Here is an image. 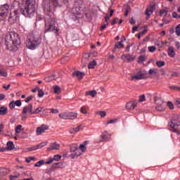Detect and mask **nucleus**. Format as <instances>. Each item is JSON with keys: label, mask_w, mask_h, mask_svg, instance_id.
I'll return each mask as SVG.
<instances>
[{"label": "nucleus", "mask_w": 180, "mask_h": 180, "mask_svg": "<svg viewBox=\"0 0 180 180\" xmlns=\"http://www.w3.org/2000/svg\"><path fill=\"white\" fill-rule=\"evenodd\" d=\"M42 6L44 12L47 15L45 20V33L53 32L56 36H58V28L56 26V20L51 18L54 6H58V0H44Z\"/></svg>", "instance_id": "f257e3e1"}, {"label": "nucleus", "mask_w": 180, "mask_h": 180, "mask_svg": "<svg viewBox=\"0 0 180 180\" xmlns=\"http://www.w3.org/2000/svg\"><path fill=\"white\" fill-rule=\"evenodd\" d=\"M23 6L11 13L8 22L11 25L16 23L19 20V15H23L25 18H30L36 11V1L34 0H22Z\"/></svg>", "instance_id": "f03ea898"}, {"label": "nucleus", "mask_w": 180, "mask_h": 180, "mask_svg": "<svg viewBox=\"0 0 180 180\" xmlns=\"http://www.w3.org/2000/svg\"><path fill=\"white\" fill-rule=\"evenodd\" d=\"M6 46L10 51H18V46H20L19 34L11 32L6 35Z\"/></svg>", "instance_id": "7ed1b4c3"}, {"label": "nucleus", "mask_w": 180, "mask_h": 180, "mask_svg": "<svg viewBox=\"0 0 180 180\" xmlns=\"http://www.w3.org/2000/svg\"><path fill=\"white\" fill-rule=\"evenodd\" d=\"M41 44V33L37 30H34L30 34L28 39L26 41V46L30 50H34Z\"/></svg>", "instance_id": "20e7f679"}, {"label": "nucleus", "mask_w": 180, "mask_h": 180, "mask_svg": "<svg viewBox=\"0 0 180 180\" xmlns=\"http://www.w3.org/2000/svg\"><path fill=\"white\" fill-rule=\"evenodd\" d=\"M89 143V141H85L83 143L80 144V146L78 147V145L77 144H72L70 146V153H72L70 155V158H77V157H79L82 153H85L86 151V149L85 148V146H87V144ZM82 150V152H81Z\"/></svg>", "instance_id": "39448f33"}, {"label": "nucleus", "mask_w": 180, "mask_h": 180, "mask_svg": "<svg viewBox=\"0 0 180 180\" xmlns=\"http://www.w3.org/2000/svg\"><path fill=\"white\" fill-rule=\"evenodd\" d=\"M170 130L174 133L180 134V121L176 118L172 119V123L170 124Z\"/></svg>", "instance_id": "423d86ee"}, {"label": "nucleus", "mask_w": 180, "mask_h": 180, "mask_svg": "<svg viewBox=\"0 0 180 180\" xmlns=\"http://www.w3.org/2000/svg\"><path fill=\"white\" fill-rule=\"evenodd\" d=\"M9 12V6L8 4H4L0 7V20H4L8 17V13Z\"/></svg>", "instance_id": "0eeeda50"}, {"label": "nucleus", "mask_w": 180, "mask_h": 180, "mask_svg": "<svg viewBox=\"0 0 180 180\" xmlns=\"http://www.w3.org/2000/svg\"><path fill=\"white\" fill-rule=\"evenodd\" d=\"M121 58L124 63H133V61L136 60V56H133L130 54H124L121 56Z\"/></svg>", "instance_id": "6e6552de"}, {"label": "nucleus", "mask_w": 180, "mask_h": 180, "mask_svg": "<svg viewBox=\"0 0 180 180\" xmlns=\"http://www.w3.org/2000/svg\"><path fill=\"white\" fill-rule=\"evenodd\" d=\"M140 79H144V73L142 71L138 72L136 75L131 76V81H140Z\"/></svg>", "instance_id": "1a4fd4ad"}, {"label": "nucleus", "mask_w": 180, "mask_h": 180, "mask_svg": "<svg viewBox=\"0 0 180 180\" xmlns=\"http://www.w3.org/2000/svg\"><path fill=\"white\" fill-rule=\"evenodd\" d=\"M46 130H49V126L46 124L41 125L40 127L37 128V131H36L37 135L40 136V134L44 133Z\"/></svg>", "instance_id": "9d476101"}, {"label": "nucleus", "mask_w": 180, "mask_h": 180, "mask_svg": "<svg viewBox=\"0 0 180 180\" xmlns=\"http://www.w3.org/2000/svg\"><path fill=\"white\" fill-rule=\"evenodd\" d=\"M107 131H104L101 136H100V139L98 140V143H101L102 141H108L109 139H110V134H107Z\"/></svg>", "instance_id": "9b49d317"}, {"label": "nucleus", "mask_w": 180, "mask_h": 180, "mask_svg": "<svg viewBox=\"0 0 180 180\" xmlns=\"http://www.w3.org/2000/svg\"><path fill=\"white\" fill-rule=\"evenodd\" d=\"M30 115H33V105L29 104L22 108V113H27Z\"/></svg>", "instance_id": "f8f14e48"}, {"label": "nucleus", "mask_w": 180, "mask_h": 180, "mask_svg": "<svg viewBox=\"0 0 180 180\" xmlns=\"http://www.w3.org/2000/svg\"><path fill=\"white\" fill-rule=\"evenodd\" d=\"M136 106H137V101H129L126 105V109L127 110H133V109L136 108Z\"/></svg>", "instance_id": "ddd939ff"}, {"label": "nucleus", "mask_w": 180, "mask_h": 180, "mask_svg": "<svg viewBox=\"0 0 180 180\" xmlns=\"http://www.w3.org/2000/svg\"><path fill=\"white\" fill-rule=\"evenodd\" d=\"M72 75L74 77H77L79 81L85 77V72H84L75 71Z\"/></svg>", "instance_id": "4468645a"}, {"label": "nucleus", "mask_w": 180, "mask_h": 180, "mask_svg": "<svg viewBox=\"0 0 180 180\" xmlns=\"http://www.w3.org/2000/svg\"><path fill=\"white\" fill-rule=\"evenodd\" d=\"M53 150H60V144H58L57 142L53 143L48 148V151H53Z\"/></svg>", "instance_id": "2eb2a0df"}, {"label": "nucleus", "mask_w": 180, "mask_h": 180, "mask_svg": "<svg viewBox=\"0 0 180 180\" xmlns=\"http://www.w3.org/2000/svg\"><path fill=\"white\" fill-rule=\"evenodd\" d=\"M155 103L157 106H162L164 105V100L161 97L155 96L154 98Z\"/></svg>", "instance_id": "dca6fc26"}, {"label": "nucleus", "mask_w": 180, "mask_h": 180, "mask_svg": "<svg viewBox=\"0 0 180 180\" xmlns=\"http://www.w3.org/2000/svg\"><path fill=\"white\" fill-rule=\"evenodd\" d=\"M167 54L169 57L174 58V57H175V49H174L172 46H169L168 49Z\"/></svg>", "instance_id": "f3484780"}, {"label": "nucleus", "mask_w": 180, "mask_h": 180, "mask_svg": "<svg viewBox=\"0 0 180 180\" xmlns=\"http://www.w3.org/2000/svg\"><path fill=\"white\" fill-rule=\"evenodd\" d=\"M77 116H78L77 112H68V120H74V119H77Z\"/></svg>", "instance_id": "a211bd4d"}, {"label": "nucleus", "mask_w": 180, "mask_h": 180, "mask_svg": "<svg viewBox=\"0 0 180 180\" xmlns=\"http://www.w3.org/2000/svg\"><path fill=\"white\" fill-rule=\"evenodd\" d=\"M0 77H8L6 68H4L2 65H0Z\"/></svg>", "instance_id": "6ab92c4d"}, {"label": "nucleus", "mask_w": 180, "mask_h": 180, "mask_svg": "<svg viewBox=\"0 0 180 180\" xmlns=\"http://www.w3.org/2000/svg\"><path fill=\"white\" fill-rule=\"evenodd\" d=\"M8 175V169L6 168L0 167V179Z\"/></svg>", "instance_id": "aec40b11"}, {"label": "nucleus", "mask_w": 180, "mask_h": 180, "mask_svg": "<svg viewBox=\"0 0 180 180\" xmlns=\"http://www.w3.org/2000/svg\"><path fill=\"white\" fill-rule=\"evenodd\" d=\"M162 22H163V23H165V25H168V23H169L171 22V15L169 14L164 15Z\"/></svg>", "instance_id": "412c9836"}, {"label": "nucleus", "mask_w": 180, "mask_h": 180, "mask_svg": "<svg viewBox=\"0 0 180 180\" xmlns=\"http://www.w3.org/2000/svg\"><path fill=\"white\" fill-rule=\"evenodd\" d=\"M57 79V76L55 75H51L47 77H45L46 82H51V81H56Z\"/></svg>", "instance_id": "4be33fe9"}, {"label": "nucleus", "mask_w": 180, "mask_h": 180, "mask_svg": "<svg viewBox=\"0 0 180 180\" xmlns=\"http://www.w3.org/2000/svg\"><path fill=\"white\" fill-rule=\"evenodd\" d=\"M8 113V108L6 106L0 107V115L1 116H5Z\"/></svg>", "instance_id": "5701e85b"}, {"label": "nucleus", "mask_w": 180, "mask_h": 180, "mask_svg": "<svg viewBox=\"0 0 180 180\" xmlns=\"http://www.w3.org/2000/svg\"><path fill=\"white\" fill-rule=\"evenodd\" d=\"M46 109H44V107H38L37 108L35 109L34 111H33L32 114L33 115H37L40 113V112H44Z\"/></svg>", "instance_id": "b1692460"}, {"label": "nucleus", "mask_w": 180, "mask_h": 180, "mask_svg": "<svg viewBox=\"0 0 180 180\" xmlns=\"http://www.w3.org/2000/svg\"><path fill=\"white\" fill-rule=\"evenodd\" d=\"M97 94L98 93L96 92V90H91V91H87L86 93V96L89 95V96H92V98H95Z\"/></svg>", "instance_id": "393cba45"}, {"label": "nucleus", "mask_w": 180, "mask_h": 180, "mask_svg": "<svg viewBox=\"0 0 180 180\" xmlns=\"http://www.w3.org/2000/svg\"><path fill=\"white\" fill-rule=\"evenodd\" d=\"M72 13H73V15H75L77 18L81 14L79 13V8L77 7L72 8Z\"/></svg>", "instance_id": "a878e982"}, {"label": "nucleus", "mask_w": 180, "mask_h": 180, "mask_svg": "<svg viewBox=\"0 0 180 180\" xmlns=\"http://www.w3.org/2000/svg\"><path fill=\"white\" fill-rule=\"evenodd\" d=\"M59 117L65 120H68V112H61L59 114Z\"/></svg>", "instance_id": "bb28decb"}, {"label": "nucleus", "mask_w": 180, "mask_h": 180, "mask_svg": "<svg viewBox=\"0 0 180 180\" xmlns=\"http://www.w3.org/2000/svg\"><path fill=\"white\" fill-rule=\"evenodd\" d=\"M81 127H82V126L79 125V127L73 128L72 129L70 130V133H71V134H72L74 133H78V131H79V130H81Z\"/></svg>", "instance_id": "cd10ccee"}, {"label": "nucleus", "mask_w": 180, "mask_h": 180, "mask_svg": "<svg viewBox=\"0 0 180 180\" xmlns=\"http://www.w3.org/2000/svg\"><path fill=\"white\" fill-rule=\"evenodd\" d=\"M160 16H162V15H168V8H165V9H162L159 11Z\"/></svg>", "instance_id": "c85d7f7f"}, {"label": "nucleus", "mask_w": 180, "mask_h": 180, "mask_svg": "<svg viewBox=\"0 0 180 180\" xmlns=\"http://www.w3.org/2000/svg\"><path fill=\"white\" fill-rule=\"evenodd\" d=\"M115 49H123L124 45H123V41H119L115 44Z\"/></svg>", "instance_id": "c756f323"}, {"label": "nucleus", "mask_w": 180, "mask_h": 180, "mask_svg": "<svg viewBox=\"0 0 180 180\" xmlns=\"http://www.w3.org/2000/svg\"><path fill=\"white\" fill-rule=\"evenodd\" d=\"M53 90H54V93L57 94L58 95L59 94H61V88L59 86H53Z\"/></svg>", "instance_id": "7c9ffc66"}, {"label": "nucleus", "mask_w": 180, "mask_h": 180, "mask_svg": "<svg viewBox=\"0 0 180 180\" xmlns=\"http://www.w3.org/2000/svg\"><path fill=\"white\" fill-rule=\"evenodd\" d=\"M15 148V145H13V142L8 141L7 143V150H13Z\"/></svg>", "instance_id": "2f4dec72"}, {"label": "nucleus", "mask_w": 180, "mask_h": 180, "mask_svg": "<svg viewBox=\"0 0 180 180\" xmlns=\"http://www.w3.org/2000/svg\"><path fill=\"white\" fill-rule=\"evenodd\" d=\"M155 109L158 112H164V110H165V107L164 106V105H157L155 107Z\"/></svg>", "instance_id": "473e14b6"}, {"label": "nucleus", "mask_w": 180, "mask_h": 180, "mask_svg": "<svg viewBox=\"0 0 180 180\" xmlns=\"http://www.w3.org/2000/svg\"><path fill=\"white\" fill-rule=\"evenodd\" d=\"M37 89H38L39 98H43V96H44V91H43L42 89H40V88H39V86H37Z\"/></svg>", "instance_id": "72a5a7b5"}, {"label": "nucleus", "mask_w": 180, "mask_h": 180, "mask_svg": "<svg viewBox=\"0 0 180 180\" xmlns=\"http://www.w3.org/2000/svg\"><path fill=\"white\" fill-rule=\"evenodd\" d=\"M95 65H96V61L93 60L89 63L88 68L92 69L95 68Z\"/></svg>", "instance_id": "f704fd0d"}, {"label": "nucleus", "mask_w": 180, "mask_h": 180, "mask_svg": "<svg viewBox=\"0 0 180 180\" xmlns=\"http://www.w3.org/2000/svg\"><path fill=\"white\" fill-rule=\"evenodd\" d=\"M145 15H146V16H148V17L151 16V15H153V9L147 8L146 10Z\"/></svg>", "instance_id": "c9c22d12"}, {"label": "nucleus", "mask_w": 180, "mask_h": 180, "mask_svg": "<svg viewBox=\"0 0 180 180\" xmlns=\"http://www.w3.org/2000/svg\"><path fill=\"white\" fill-rule=\"evenodd\" d=\"M52 167L53 168H61V167H63V162L53 163Z\"/></svg>", "instance_id": "e433bc0d"}, {"label": "nucleus", "mask_w": 180, "mask_h": 180, "mask_svg": "<svg viewBox=\"0 0 180 180\" xmlns=\"http://www.w3.org/2000/svg\"><path fill=\"white\" fill-rule=\"evenodd\" d=\"M22 125L21 124H18L16 127H15V133H17L18 134H19V133H20V131H22Z\"/></svg>", "instance_id": "4c0bfd02"}, {"label": "nucleus", "mask_w": 180, "mask_h": 180, "mask_svg": "<svg viewBox=\"0 0 180 180\" xmlns=\"http://www.w3.org/2000/svg\"><path fill=\"white\" fill-rule=\"evenodd\" d=\"M156 65L159 67V68H161V67H164L165 65V62L164 61H157L156 62Z\"/></svg>", "instance_id": "58836bf2"}, {"label": "nucleus", "mask_w": 180, "mask_h": 180, "mask_svg": "<svg viewBox=\"0 0 180 180\" xmlns=\"http://www.w3.org/2000/svg\"><path fill=\"white\" fill-rule=\"evenodd\" d=\"M117 118L110 120L108 122H107L106 124H114V123H117Z\"/></svg>", "instance_id": "ea45409f"}, {"label": "nucleus", "mask_w": 180, "mask_h": 180, "mask_svg": "<svg viewBox=\"0 0 180 180\" xmlns=\"http://www.w3.org/2000/svg\"><path fill=\"white\" fill-rule=\"evenodd\" d=\"M175 32H176V36H178V37L180 36V24H179V25L176 27Z\"/></svg>", "instance_id": "a19ab883"}, {"label": "nucleus", "mask_w": 180, "mask_h": 180, "mask_svg": "<svg viewBox=\"0 0 180 180\" xmlns=\"http://www.w3.org/2000/svg\"><path fill=\"white\" fill-rule=\"evenodd\" d=\"M47 143L46 142H42L41 143H39V145H37V150H39V148H41L43 147H44Z\"/></svg>", "instance_id": "79ce46f5"}, {"label": "nucleus", "mask_w": 180, "mask_h": 180, "mask_svg": "<svg viewBox=\"0 0 180 180\" xmlns=\"http://www.w3.org/2000/svg\"><path fill=\"white\" fill-rule=\"evenodd\" d=\"M157 72H158L157 69L152 68L149 70L148 74L149 75H153V74H157Z\"/></svg>", "instance_id": "37998d69"}, {"label": "nucleus", "mask_w": 180, "mask_h": 180, "mask_svg": "<svg viewBox=\"0 0 180 180\" xmlns=\"http://www.w3.org/2000/svg\"><path fill=\"white\" fill-rule=\"evenodd\" d=\"M16 105H15V101H11L9 103V108L12 110V109H15V107Z\"/></svg>", "instance_id": "c03bdc74"}, {"label": "nucleus", "mask_w": 180, "mask_h": 180, "mask_svg": "<svg viewBox=\"0 0 180 180\" xmlns=\"http://www.w3.org/2000/svg\"><path fill=\"white\" fill-rule=\"evenodd\" d=\"M43 164H44V160H39L34 165V167H41Z\"/></svg>", "instance_id": "a18cd8bd"}, {"label": "nucleus", "mask_w": 180, "mask_h": 180, "mask_svg": "<svg viewBox=\"0 0 180 180\" xmlns=\"http://www.w3.org/2000/svg\"><path fill=\"white\" fill-rule=\"evenodd\" d=\"M155 50H157V48L155 46H148V51L150 53H154V51H155Z\"/></svg>", "instance_id": "49530a36"}, {"label": "nucleus", "mask_w": 180, "mask_h": 180, "mask_svg": "<svg viewBox=\"0 0 180 180\" xmlns=\"http://www.w3.org/2000/svg\"><path fill=\"white\" fill-rule=\"evenodd\" d=\"M146 101V95L143 94L139 96V102H144Z\"/></svg>", "instance_id": "de8ad7c7"}, {"label": "nucleus", "mask_w": 180, "mask_h": 180, "mask_svg": "<svg viewBox=\"0 0 180 180\" xmlns=\"http://www.w3.org/2000/svg\"><path fill=\"white\" fill-rule=\"evenodd\" d=\"M33 98H34L33 96H29L26 98L25 101L26 102V103H27L30 102V101H32L33 99Z\"/></svg>", "instance_id": "09e8293b"}, {"label": "nucleus", "mask_w": 180, "mask_h": 180, "mask_svg": "<svg viewBox=\"0 0 180 180\" xmlns=\"http://www.w3.org/2000/svg\"><path fill=\"white\" fill-rule=\"evenodd\" d=\"M14 104L15 106H22V101L20 100H17L16 101H14Z\"/></svg>", "instance_id": "8fccbe9b"}, {"label": "nucleus", "mask_w": 180, "mask_h": 180, "mask_svg": "<svg viewBox=\"0 0 180 180\" xmlns=\"http://www.w3.org/2000/svg\"><path fill=\"white\" fill-rule=\"evenodd\" d=\"M26 162H27V164H29V162H30V161H33V160H36V158L34 157H30V158H26Z\"/></svg>", "instance_id": "3c124183"}, {"label": "nucleus", "mask_w": 180, "mask_h": 180, "mask_svg": "<svg viewBox=\"0 0 180 180\" xmlns=\"http://www.w3.org/2000/svg\"><path fill=\"white\" fill-rule=\"evenodd\" d=\"M144 61H146V56H140L139 58V63H144Z\"/></svg>", "instance_id": "603ef678"}, {"label": "nucleus", "mask_w": 180, "mask_h": 180, "mask_svg": "<svg viewBox=\"0 0 180 180\" xmlns=\"http://www.w3.org/2000/svg\"><path fill=\"white\" fill-rule=\"evenodd\" d=\"M61 159V155H56L53 156V160H55V161H59Z\"/></svg>", "instance_id": "864d4df0"}, {"label": "nucleus", "mask_w": 180, "mask_h": 180, "mask_svg": "<svg viewBox=\"0 0 180 180\" xmlns=\"http://www.w3.org/2000/svg\"><path fill=\"white\" fill-rule=\"evenodd\" d=\"M167 106L170 109H174V103H172V102H171V101L167 102Z\"/></svg>", "instance_id": "5fc2aeb1"}, {"label": "nucleus", "mask_w": 180, "mask_h": 180, "mask_svg": "<svg viewBox=\"0 0 180 180\" xmlns=\"http://www.w3.org/2000/svg\"><path fill=\"white\" fill-rule=\"evenodd\" d=\"M26 119H27V115H26V113H22V116H21V120L25 122L26 120Z\"/></svg>", "instance_id": "6e6d98bb"}, {"label": "nucleus", "mask_w": 180, "mask_h": 180, "mask_svg": "<svg viewBox=\"0 0 180 180\" xmlns=\"http://www.w3.org/2000/svg\"><path fill=\"white\" fill-rule=\"evenodd\" d=\"M80 112H81V113H83L84 115H86V113H88V112H86V109H85V108H84V107L81 108Z\"/></svg>", "instance_id": "4d7b16f0"}, {"label": "nucleus", "mask_w": 180, "mask_h": 180, "mask_svg": "<svg viewBox=\"0 0 180 180\" xmlns=\"http://www.w3.org/2000/svg\"><path fill=\"white\" fill-rule=\"evenodd\" d=\"M20 175H17V176H13V175H11L10 176V180H16V179L19 178Z\"/></svg>", "instance_id": "13d9d810"}, {"label": "nucleus", "mask_w": 180, "mask_h": 180, "mask_svg": "<svg viewBox=\"0 0 180 180\" xmlns=\"http://www.w3.org/2000/svg\"><path fill=\"white\" fill-rule=\"evenodd\" d=\"M117 22H119V18H115L114 20H112V21L111 22V25H116V23H117Z\"/></svg>", "instance_id": "bf43d9fd"}, {"label": "nucleus", "mask_w": 180, "mask_h": 180, "mask_svg": "<svg viewBox=\"0 0 180 180\" xmlns=\"http://www.w3.org/2000/svg\"><path fill=\"white\" fill-rule=\"evenodd\" d=\"M139 27H140V25H138L136 27H133L132 33H136V32H137V29H139Z\"/></svg>", "instance_id": "052dcab7"}, {"label": "nucleus", "mask_w": 180, "mask_h": 180, "mask_svg": "<svg viewBox=\"0 0 180 180\" xmlns=\"http://www.w3.org/2000/svg\"><path fill=\"white\" fill-rule=\"evenodd\" d=\"M28 151H34V150H37V147L36 146L31 147V148H27Z\"/></svg>", "instance_id": "680f3d73"}, {"label": "nucleus", "mask_w": 180, "mask_h": 180, "mask_svg": "<svg viewBox=\"0 0 180 180\" xmlns=\"http://www.w3.org/2000/svg\"><path fill=\"white\" fill-rule=\"evenodd\" d=\"M129 23H130V25H136V20H134V18H131L129 20Z\"/></svg>", "instance_id": "e2e57ef3"}, {"label": "nucleus", "mask_w": 180, "mask_h": 180, "mask_svg": "<svg viewBox=\"0 0 180 180\" xmlns=\"http://www.w3.org/2000/svg\"><path fill=\"white\" fill-rule=\"evenodd\" d=\"M108 25H106V22L103 25H101V32H103V30H105V29H106V27L108 26Z\"/></svg>", "instance_id": "0e129e2a"}, {"label": "nucleus", "mask_w": 180, "mask_h": 180, "mask_svg": "<svg viewBox=\"0 0 180 180\" xmlns=\"http://www.w3.org/2000/svg\"><path fill=\"white\" fill-rule=\"evenodd\" d=\"M172 16H173V18H174L176 19H179V15H178V13H176V12H173Z\"/></svg>", "instance_id": "69168bd1"}, {"label": "nucleus", "mask_w": 180, "mask_h": 180, "mask_svg": "<svg viewBox=\"0 0 180 180\" xmlns=\"http://www.w3.org/2000/svg\"><path fill=\"white\" fill-rule=\"evenodd\" d=\"M100 116H101V117H105V116H106V112H105V111H101V112H100Z\"/></svg>", "instance_id": "338daca9"}, {"label": "nucleus", "mask_w": 180, "mask_h": 180, "mask_svg": "<svg viewBox=\"0 0 180 180\" xmlns=\"http://www.w3.org/2000/svg\"><path fill=\"white\" fill-rule=\"evenodd\" d=\"M176 105L177 106V108H179L180 109V98L176 100Z\"/></svg>", "instance_id": "774afa93"}]
</instances>
